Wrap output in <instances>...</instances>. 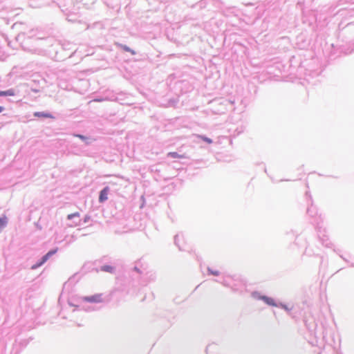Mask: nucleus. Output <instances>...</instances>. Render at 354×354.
I'll use <instances>...</instances> for the list:
<instances>
[{"label": "nucleus", "instance_id": "1", "mask_svg": "<svg viewBox=\"0 0 354 354\" xmlns=\"http://www.w3.org/2000/svg\"><path fill=\"white\" fill-rule=\"evenodd\" d=\"M83 300L89 303H100L102 301V294H96L89 297H84Z\"/></svg>", "mask_w": 354, "mask_h": 354}, {"label": "nucleus", "instance_id": "2", "mask_svg": "<svg viewBox=\"0 0 354 354\" xmlns=\"http://www.w3.org/2000/svg\"><path fill=\"white\" fill-rule=\"evenodd\" d=\"M57 252V248L54 249L53 250L49 251L46 254H45L41 261L40 263L38 264L33 266L32 268H36L40 266H41L43 263H44L53 254H55Z\"/></svg>", "mask_w": 354, "mask_h": 354}, {"label": "nucleus", "instance_id": "3", "mask_svg": "<svg viewBox=\"0 0 354 354\" xmlns=\"http://www.w3.org/2000/svg\"><path fill=\"white\" fill-rule=\"evenodd\" d=\"M109 192V188L108 187H104L100 193L99 201L100 203H103L106 201L108 198V194Z\"/></svg>", "mask_w": 354, "mask_h": 354}, {"label": "nucleus", "instance_id": "4", "mask_svg": "<svg viewBox=\"0 0 354 354\" xmlns=\"http://www.w3.org/2000/svg\"><path fill=\"white\" fill-rule=\"evenodd\" d=\"M34 115L37 118H53L54 117L48 113H44V112H35L34 113Z\"/></svg>", "mask_w": 354, "mask_h": 354}, {"label": "nucleus", "instance_id": "5", "mask_svg": "<svg viewBox=\"0 0 354 354\" xmlns=\"http://www.w3.org/2000/svg\"><path fill=\"white\" fill-rule=\"evenodd\" d=\"M15 95V93L13 89L0 91V96H14Z\"/></svg>", "mask_w": 354, "mask_h": 354}, {"label": "nucleus", "instance_id": "6", "mask_svg": "<svg viewBox=\"0 0 354 354\" xmlns=\"http://www.w3.org/2000/svg\"><path fill=\"white\" fill-rule=\"evenodd\" d=\"M262 299L268 305L275 306L276 304L273 299L268 297H263Z\"/></svg>", "mask_w": 354, "mask_h": 354}, {"label": "nucleus", "instance_id": "7", "mask_svg": "<svg viewBox=\"0 0 354 354\" xmlns=\"http://www.w3.org/2000/svg\"><path fill=\"white\" fill-rule=\"evenodd\" d=\"M101 270L112 273L114 270V268L111 266H103L101 268Z\"/></svg>", "mask_w": 354, "mask_h": 354}, {"label": "nucleus", "instance_id": "8", "mask_svg": "<svg viewBox=\"0 0 354 354\" xmlns=\"http://www.w3.org/2000/svg\"><path fill=\"white\" fill-rule=\"evenodd\" d=\"M6 223H7L6 218H5V217L1 218H0V229L3 228L6 226Z\"/></svg>", "mask_w": 354, "mask_h": 354}, {"label": "nucleus", "instance_id": "9", "mask_svg": "<svg viewBox=\"0 0 354 354\" xmlns=\"http://www.w3.org/2000/svg\"><path fill=\"white\" fill-rule=\"evenodd\" d=\"M168 156H171L173 158H183V156L179 155L176 152H169L168 153Z\"/></svg>", "mask_w": 354, "mask_h": 354}, {"label": "nucleus", "instance_id": "10", "mask_svg": "<svg viewBox=\"0 0 354 354\" xmlns=\"http://www.w3.org/2000/svg\"><path fill=\"white\" fill-rule=\"evenodd\" d=\"M80 216V214L79 212H75V213H73V214H70L68 215L67 218L68 219L71 220L72 219L73 217H79Z\"/></svg>", "mask_w": 354, "mask_h": 354}, {"label": "nucleus", "instance_id": "11", "mask_svg": "<svg viewBox=\"0 0 354 354\" xmlns=\"http://www.w3.org/2000/svg\"><path fill=\"white\" fill-rule=\"evenodd\" d=\"M198 137L209 144H211L212 142V140L208 138L204 137L203 136H199Z\"/></svg>", "mask_w": 354, "mask_h": 354}, {"label": "nucleus", "instance_id": "12", "mask_svg": "<svg viewBox=\"0 0 354 354\" xmlns=\"http://www.w3.org/2000/svg\"><path fill=\"white\" fill-rule=\"evenodd\" d=\"M77 137H79L80 138L84 140L85 138L84 136H82V135H78Z\"/></svg>", "mask_w": 354, "mask_h": 354}, {"label": "nucleus", "instance_id": "13", "mask_svg": "<svg viewBox=\"0 0 354 354\" xmlns=\"http://www.w3.org/2000/svg\"><path fill=\"white\" fill-rule=\"evenodd\" d=\"M4 110V108L3 106H0V113L2 112Z\"/></svg>", "mask_w": 354, "mask_h": 354}, {"label": "nucleus", "instance_id": "14", "mask_svg": "<svg viewBox=\"0 0 354 354\" xmlns=\"http://www.w3.org/2000/svg\"><path fill=\"white\" fill-rule=\"evenodd\" d=\"M212 274H214V275H218V272H212Z\"/></svg>", "mask_w": 354, "mask_h": 354}, {"label": "nucleus", "instance_id": "15", "mask_svg": "<svg viewBox=\"0 0 354 354\" xmlns=\"http://www.w3.org/2000/svg\"><path fill=\"white\" fill-rule=\"evenodd\" d=\"M37 227L41 230V226H39L38 225H37Z\"/></svg>", "mask_w": 354, "mask_h": 354}, {"label": "nucleus", "instance_id": "16", "mask_svg": "<svg viewBox=\"0 0 354 354\" xmlns=\"http://www.w3.org/2000/svg\"><path fill=\"white\" fill-rule=\"evenodd\" d=\"M1 230V229H0V231Z\"/></svg>", "mask_w": 354, "mask_h": 354}]
</instances>
